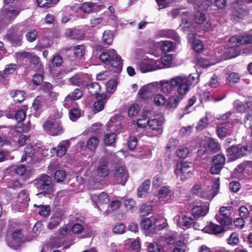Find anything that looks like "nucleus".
<instances>
[{
  "label": "nucleus",
  "mask_w": 252,
  "mask_h": 252,
  "mask_svg": "<svg viewBox=\"0 0 252 252\" xmlns=\"http://www.w3.org/2000/svg\"><path fill=\"white\" fill-rule=\"evenodd\" d=\"M188 1L193 4L196 10L193 17L194 23L198 25L200 31L209 32L211 29L212 24L209 21L207 20L206 15L198 9L201 11H205L211 5L212 2L209 0H188Z\"/></svg>",
  "instance_id": "obj_1"
},
{
  "label": "nucleus",
  "mask_w": 252,
  "mask_h": 252,
  "mask_svg": "<svg viewBox=\"0 0 252 252\" xmlns=\"http://www.w3.org/2000/svg\"><path fill=\"white\" fill-rule=\"evenodd\" d=\"M185 78L182 76H176L168 80H163L158 82L160 91L164 94L168 95L175 90L177 92L180 87L184 86L185 89L188 88L186 85L183 83Z\"/></svg>",
  "instance_id": "obj_2"
},
{
  "label": "nucleus",
  "mask_w": 252,
  "mask_h": 252,
  "mask_svg": "<svg viewBox=\"0 0 252 252\" xmlns=\"http://www.w3.org/2000/svg\"><path fill=\"white\" fill-rule=\"evenodd\" d=\"M34 184L38 189L41 190L40 192L36 194L39 197H41L42 195L51 194L54 191L52 179L48 175H42L34 181Z\"/></svg>",
  "instance_id": "obj_3"
},
{
  "label": "nucleus",
  "mask_w": 252,
  "mask_h": 252,
  "mask_svg": "<svg viewBox=\"0 0 252 252\" xmlns=\"http://www.w3.org/2000/svg\"><path fill=\"white\" fill-rule=\"evenodd\" d=\"M99 59L104 63H110L113 67L118 70L122 68L121 59L114 49L109 50L108 52H102L99 56Z\"/></svg>",
  "instance_id": "obj_4"
},
{
  "label": "nucleus",
  "mask_w": 252,
  "mask_h": 252,
  "mask_svg": "<svg viewBox=\"0 0 252 252\" xmlns=\"http://www.w3.org/2000/svg\"><path fill=\"white\" fill-rule=\"evenodd\" d=\"M192 163L189 162H181L176 164L175 173L182 180H186L192 174Z\"/></svg>",
  "instance_id": "obj_5"
},
{
  "label": "nucleus",
  "mask_w": 252,
  "mask_h": 252,
  "mask_svg": "<svg viewBox=\"0 0 252 252\" xmlns=\"http://www.w3.org/2000/svg\"><path fill=\"white\" fill-rule=\"evenodd\" d=\"M220 178H214L211 187H206L202 189L199 196L203 198L211 200L218 193L220 188Z\"/></svg>",
  "instance_id": "obj_6"
},
{
  "label": "nucleus",
  "mask_w": 252,
  "mask_h": 252,
  "mask_svg": "<svg viewBox=\"0 0 252 252\" xmlns=\"http://www.w3.org/2000/svg\"><path fill=\"white\" fill-rule=\"evenodd\" d=\"M141 226L145 230V232L153 234L166 227L167 223L163 222L162 224H157L155 222H153L151 219L145 218L142 221Z\"/></svg>",
  "instance_id": "obj_7"
},
{
  "label": "nucleus",
  "mask_w": 252,
  "mask_h": 252,
  "mask_svg": "<svg viewBox=\"0 0 252 252\" xmlns=\"http://www.w3.org/2000/svg\"><path fill=\"white\" fill-rule=\"evenodd\" d=\"M236 125H241V122L237 119L233 120L231 123L229 122L219 125L217 130L218 136L222 139L227 135H229Z\"/></svg>",
  "instance_id": "obj_8"
},
{
  "label": "nucleus",
  "mask_w": 252,
  "mask_h": 252,
  "mask_svg": "<svg viewBox=\"0 0 252 252\" xmlns=\"http://www.w3.org/2000/svg\"><path fill=\"white\" fill-rule=\"evenodd\" d=\"M187 93L188 88L185 89L184 86L180 87L176 94L168 98L167 102V107L170 108H175Z\"/></svg>",
  "instance_id": "obj_9"
},
{
  "label": "nucleus",
  "mask_w": 252,
  "mask_h": 252,
  "mask_svg": "<svg viewBox=\"0 0 252 252\" xmlns=\"http://www.w3.org/2000/svg\"><path fill=\"white\" fill-rule=\"evenodd\" d=\"M158 87V82L150 83L147 86H143L139 91V95L143 99L151 98L153 94L157 92Z\"/></svg>",
  "instance_id": "obj_10"
},
{
  "label": "nucleus",
  "mask_w": 252,
  "mask_h": 252,
  "mask_svg": "<svg viewBox=\"0 0 252 252\" xmlns=\"http://www.w3.org/2000/svg\"><path fill=\"white\" fill-rule=\"evenodd\" d=\"M242 40L238 36H233L228 40V52L231 54V57H235L240 55V46L242 45Z\"/></svg>",
  "instance_id": "obj_11"
},
{
  "label": "nucleus",
  "mask_w": 252,
  "mask_h": 252,
  "mask_svg": "<svg viewBox=\"0 0 252 252\" xmlns=\"http://www.w3.org/2000/svg\"><path fill=\"white\" fill-rule=\"evenodd\" d=\"M43 128L47 133L52 136H57L63 132L62 126L57 122L48 121L44 124Z\"/></svg>",
  "instance_id": "obj_12"
},
{
  "label": "nucleus",
  "mask_w": 252,
  "mask_h": 252,
  "mask_svg": "<svg viewBox=\"0 0 252 252\" xmlns=\"http://www.w3.org/2000/svg\"><path fill=\"white\" fill-rule=\"evenodd\" d=\"M114 177L115 182L122 185H125L128 178L127 170L125 166H117L114 170Z\"/></svg>",
  "instance_id": "obj_13"
},
{
  "label": "nucleus",
  "mask_w": 252,
  "mask_h": 252,
  "mask_svg": "<svg viewBox=\"0 0 252 252\" xmlns=\"http://www.w3.org/2000/svg\"><path fill=\"white\" fill-rule=\"evenodd\" d=\"M21 9L18 7L4 8L1 11L0 19L7 23H10L19 15Z\"/></svg>",
  "instance_id": "obj_14"
},
{
  "label": "nucleus",
  "mask_w": 252,
  "mask_h": 252,
  "mask_svg": "<svg viewBox=\"0 0 252 252\" xmlns=\"http://www.w3.org/2000/svg\"><path fill=\"white\" fill-rule=\"evenodd\" d=\"M139 68L143 73H146L158 69L156 60L144 58L139 63Z\"/></svg>",
  "instance_id": "obj_15"
},
{
  "label": "nucleus",
  "mask_w": 252,
  "mask_h": 252,
  "mask_svg": "<svg viewBox=\"0 0 252 252\" xmlns=\"http://www.w3.org/2000/svg\"><path fill=\"white\" fill-rule=\"evenodd\" d=\"M209 206L208 202H202L200 205L194 206L191 209L192 216L197 218L205 216L209 212Z\"/></svg>",
  "instance_id": "obj_16"
},
{
  "label": "nucleus",
  "mask_w": 252,
  "mask_h": 252,
  "mask_svg": "<svg viewBox=\"0 0 252 252\" xmlns=\"http://www.w3.org/2000/svg\"><path fill=\"white\" fill-rule=\"evenodd\" d=\"M174 221L178 226L183 227H189L193 223V220L190 217L184 215L183 213H180L174 218Z\"/></svg>",
  "instance_id": "obj_17"
},
{
  "label": "nucleus",
  "mask_w": 252,
  "mask_h": 252,
  "mask_svg": "<svg viewBox=\"0 0 252 252\" xmlns=\"http://www.w3.org/2000/svg\"><path fill=\"white\" fill-rule=\"evenodd\" d=\"M83 95L82 91L79 89H75L74 91L67 95L64 100V106L69 108L75 102L74 100L80 98Z\"/></svg>",
  "instance_id": "obj_18"
},
{
  "label": "nucleus",
  "mask_w": 252,
  "mask_h": 252,
  "mask_svg": "<svg viewBox=\"0 0 252 252\" xmlns=\"http://www.w3.org/2000/svg\"><path fill=\"white\" fill-rule=\"evenodd\" d=\"M22 234L20 230H15L12 233L10 240H6L8 246L11 248L17 250L20 245Z\"/></svg>",
  "instance_id": "obj_19"
},
{
  "label": "nucleus",
  "mask_w": 252,
  "mask_h": 252,
  "mask_svg": "<svg viewBox=\"0 0 252 252\" xmlns=\"http://www.w3.org/2000/svg\"><path fill=\"white\" fill-rule=\"evenodd\" d=\"M91 199L94 204H95L99 209H100L99 206L107 204L110 201L108 194L104 192H102L99 195L92 194Z\"/></svg>",
  "instance_id": "obj_20"
},
{
  "label": "nucleus",
  "mask_w": 252,
  "mask_h": 252,
  "mask_svg": "<svg viewBox=\"0 0 252 252\" xmlns=\"http://www.w3.org/2000/svg\"><path fill=\"white\" fill-rule=\"evenodd\" d=\"M163 122L161 119H153L148 120L147 126L154 131L155 132V135H158L162 133L163 131L162 128Z\"/></svg>",
  "instance_id": "obj_21"
},
{
  "label": "nucleus",
  "mask_w": 252,
  "mask_h": 252,
  "mask_svg": "<svg viewBox=\"0 0 252 252\" xmlns=\"http://www.w3.org/2000/svg\"><path fill=\"white\" fill-rule=\"evenodd\" d=\"M71 143L69 140H64L60 143L57 148H53L51 149V153L53 151L56 153L57 156L61 158L63 156L67 151V149L70 146Z\"/></svg>",
  "instance_id": "obj_22"
},
{
  "label": "nucleus",
  "mask_w": 252,
  "mask_h": 252,
  "mask_svg": "<svg viewBox=\"0 0 252 252\" xmlns=\"http://www.w3.org/2000/svg\"><path fill=\"white\" fill-rule=\"evenodd\" d=\"M94 180L96 182H100L108 175L107 165L105 163L100 164L94 173Z\"/></svg>",
  "instance_id": "obj_23"
},
{
  "label": "nucleus",
  "mask_w": 252,
  "mask_h": 252,
  "mask_svg": "<svg viewBox=\"0 0 252 252\" xmlns=\"http://www.w3.org/2000/svg\"><path fill=\"white\" fill-rule=\"evenodd\" d=\"M171 190L169 186H163L160 188L158 192L157 196L161 202H167L171 198Z\"/></svg>",
  "instance_id": "obj_24"
},
{
  "label": "nucleus",
  "mask_w": 252,
  "mask_h": 252,
  "mask_svg": "<svg viewBox=\"0 0 252 252\" xmlns=\"http://www.w3.org/2000/svg\"><path fill=\"white\" fill-rule=\"evenodd\" d=\"M110 95L107 93H102L97 96V100L94 103V108L96 112L102 111Z\"/></svg>",
  "instance_id": "obj_25"
},
{
  "label": "nucleus",
  "mask_w": 252,
  "mask_h": 252,
  "mask_svg": "<svg viewBox=\"0 0 252 252\" xmlns=\"http://www.w3.org/2000/svg\"><path fill=\"white\" fill-rule=\"evenodd\" d=\"M202 231L205 233L218 235L222 233L224 229L222 226L213 222H210L208 225L203 228Z\"/></svg>",
  "instance_id": "obj_26"
},
{
  "label": "nucleus",
  "mask_w": 252,
  "mask_h": 252,
  "mask_svg": "<svg viewBox=\"0 0 252 252\" xmlns=\"http://www.w3.org/2000/svg\"><path fill=\"white\" fill-rule=\"evenodd\" d=\"M182 76L185 78V80L183 81V83L187 86L188 92L189 91L190 85L195 86L198 82L199 75L197 73H191L189 76H186L185 75Z\"/></svg>",
  "instance_id": "obj_27"
},
{
  "label": "nucleus",
  "mask_w": 252,
  "mask_h": 252,
  "mask_svg": "<svg viewBox=\"0 0 252 252\" xmlns=\"http://www.w3.org/2000/svg\"><path fill=\"white\" fill-rule=\"evenodd\" d=\"M158 69L167 68L170 66L172 57L171 55H166L159 59L156 60Z\"/></svg>",
  "instance_id": "obj_28"
},
{
  "label": "nucleus",
  "mask_w": 252,
  "mask_h": 252,
  "mask_svg": "<svg viewBox=\"0 0 252 252\" xmlns=\"http://www.w3.org/2000/svg\"><path fill=\"white\" fill-rule=\"evenodd\" d=\"M151 186L150 180H145L138 189L137 195L140 198L145 197L148 193Z\"/></svg>",
  "instance_id": "obj_29"
},
{
  "label": "nucleus",
  "mask_w": 252,
  "mask_h": 252,
  "mask_svg": "<svg viewBox=\"0 0 252 252\" xmlns=\"http://www.w3.org/2000/svg\"><path fill=\"white\" fill-rule=\"evenodd\" d=\"M68 81L71 85L78 87L86 86V81L83 76L79 74H76L72 77L68 79Z\"/></svg>",
  "instance_id": "obj_30"
},
{
  "label": "nucleus",
  "mask_w": 252,
  "mask_h": 252,
  "mask_svg": "<svg viewBox=\"0 0 252 252\" xmlns=\"http://www.w3.org/2000/svg\"><path fill=\"white\" fill-rule=\"evenodd\" d=\"M107 126L110 128V130L119 132L121 130V127L119 121V117L117 116L111 117L108 122Z\"/></svg>",
  "instance_id": "obj_31"
},
{
  "label": "nucleus",
  "mask_w": 252,
  "mask_h": 252,
  "mask_svg": "<svg viewBox=\"0 0 252 252\" xmlns=\"http://www.w3.org/2000/svg\"><path fill=\"white\" fill-rule=\"evenodd\" d=\"M159 46L162 52L168 53L173 51L175 49V45L171 41L165 40L159 42Z\"/></svg>",
  "instance_id": "obj_32"
},
{
  "label": "nucleus",
  "mask_w": 252,
  "mask_h": 252,
  "mask_svg": "<svg viewBox=\"0 0 252 252\" xmlns=\"http://www.w3.org/2000/svg\"><path fill=\"white\" fill-rule=\"evenodd\" d=\"M78 8H80L84 12L89 13L93 11V3L90 2H86L83 3L79 7L77 5H75L70 7V9H72V11H77Z\"/></svg>",
  "instance_id": "obj_33"
},
{
  "label": "nucleus",
  "mask_w": 252,
  "mask_h": 252,
  "mask_svg": "<svg viewBox=\"0 0 252 252\" xmlns=\"http://www.w3.org/2000/svg\"><path fill=\"white\" fill-rule=\"evenodd\" d=\"M25 93L20 90L12 91L10 95L13 98L14 101L20 103L25 99Z\"/></svg>",
  "instance_id": "obj_34"
},
{
  "label": "nucleus",
  "mask_w": 252,
  "mask_h": 252,
  "mask_svg": "<svg viewBox=\"0 0 252 252\" xmlns=\"http://www.w3.org/2000/svg\"><path fill=\"white\" fill-rule=\"evenodd\" d=\"M86 86H87L89 93L92 95L98 94L100 92L101 87L96 82L91 83L89 84H86Z\"/></svg>",
  "instance_id": "obj_35"
},
{
  "label": "nucleus",
  "mask_w": 252,
  "mask_h": 252,
  "mask_svg": "<svg viewBox=\"0 0 252 252\" xmlns=\"http://www.w3.org/2000/svg\"><path fill=\"white\" fill-rule=\"evenodd\" d=\"M33 206L38 208L37 210L38 213L42 217H47L50 214V208L48 205H38L35 204L33 205Z\"/></svg>",
  "instance_id": "obj_36"
},
{
  "label": "nucleus",
  "mask_w": 252,
  "mask_h": 252,
  "mask_svg": "<svg viewBox=\"0 0 252 252\" xmlns=\"http://www.w3.org/2000/svg\"><path fill=\"white\" fill-rule=\"evenodd\" d=\"M124 205L127 211L133 212L136 210V202L131 198H126L124 201Z\"/></svg>",
  "instance_id": "obj_37"
},
{
  "label": "nucleus",
  "mask_w": 252,
  "mask_h": 252,
  "mask_svg": "<svg viewBox=\"0 0 252 252\" xmlns=\"http://www.w3.org/2000/svg\"><path fill=\"white\" fill-rule=\"evenodd\" d=\"M216 219L218 222L224 226H228L232 222V219L229 216L217 215L216 216Z\"/></svg>",
  "instance_id": "obj_38"
},
{
  "label": "nucleus",
  "mask_w": 252,
  "mask_h": 252,
  "mask_svg": "<svg viewBox=\"0 0 252 252\" xmlns=\"http://www.w3.org/2000/svg\"><path fill=\"white\" fill-rule=\"evenodd\" d=\"M25 155H23L21 158V161L24 162L27 159V157H32L35 153V150L32 145H28L25 148Z\"/></svg>",
  "instance_id": "obj_39"
},
{
  "label": "nucleus",
  "mask_w": 252,
  "mask_h": 252,
  "mask_svg": "<svg viewBox=\"0 0 252 252\" xmlns=\"http://www.w3.org/2000/svg\"><path fill=\"white\" fill-rule=\"evenodd\" d=\"M29 196L27 191L25 190L21 191L18 195V202L27 206L28 202L30 201Z\"/></svg>",
  "instance_id": "obj_40"
},
{
  "label": "nucleus",
  "mask_w": 252,
  "mask_h": 252,
  "mask_svg": "<svg viewBox=\"0 0 252 252\" xmlns=\"http://www.w3.org/2000/svg\"><path fill=\"white\" fill-rule=\"evenodd\" d=\"M28 107L26 106H23L21 109L18 110L15 113V119L19 122H21L25 120L26 117V111Z\"/></svg>",
  "instance_id": "obj_41"
},
{
  "label": "nucleus",
  "mask_w": 252,
  "mask_h": 252,
  "mask_svg": "<svg viewBox=\"0 0 252 252\" xmlns=\"http://www.w3.org/2000/svg\"><path fill=\"white\" fill-rule=\"evenodd\" d=\"M113 39V33L110 31H105L104 32L102 39L106 44L110 45L112 44Z\"/></svg>",
  "instance_id": "obj_42"
},
{
  "label": "nucleus",
  "mask_w": 252,
  "mask_h": 252,
  "mask_svg": "<svg viewBox=\"0 0 252 252\" xmlns=\"http://www.w3.org/2000/svg\"><path fill=\"white\" fill-rule=\"evenodd\" d=\"M244 124L245 126L251 130V133L252 136V110L247 112L244 119Z\"/></svg>",
  "instance_id": "obj_43"
},
{
  "label": "nucleus",
  "mask_w": 252,
  "mask_h": 252,
  "mask_svg": "<svg viewBox=\"0 0 252 252\" xmlns=\"http://www.w3.org/2000/svg\"><path fill=\"white\" fill-rule=\"evenodd\" d=\"M117 86V82L115 80H110L107 84L106 90L108 95L110 96L111 94H113L116 89Z\"/></svg>",
  "instance_id": "obj_44"
},
{
  "label": "nucleus",
  "mask_w": 252,
  "mask_h": 252,
  "mask_svg": "<svg viewBox=\"0 0 252 252\" xmlns=\"http://www.w3.org/2000/svg\"><path fill=\"white\" fill-rule=\"evenodd\" d=\"M99 141L97 137H92L90 138L88 141H87V147L91 150H93L96 148L97 147L98 144H99Z\"/></svg>",
  "instance_id": "obj_45"
},
{
  "label": "nucleus",
  "mask_w": 252,
  "mask_h": 252,
  "mask_svg": "<svg viewBox=\"0 0 252 252\" xmlns=\"http://www.w3.org/2000/svg\"><path fill=\"white\" fill-rule=\"evenodd\" d=\"M43 99L40 97H37L32 103V107L33 109L37 112H40L42 108V103Z\"/></svg>",
  "instance_id": "obj_46"
},
{
  "label": "nucleus",
  "mask_w": 252,
  "mask_h": 252,
  "mask_svg": "<svg viewBox=\"0 0 252 252\" xmlns=\"http://www.w3.org/2000/svg\"><path fill=\"white\" fill-rule=\"evenodd\" d=\"M225 158L223 155L218 154L215 156L213 159V163L214 164H217L218 166H220L223 167Z\"/></svg>",
  "instance_id": "obj_47"
},
{
  "label": "nucleus",
  "mask_w": 252,
  "mask_h": 252,
  "mask_svg": "<svg viewBox=\"0 0 252 252\" xmlns=\"http://www.w3.org/2000/svg\"><path fill=\"white\" fill-rule=\"evenodd\" d=\"M198 93L200 101L202 103L208 101L211 95L210 93L207 90H200Z\"/></svg>",
  "instance_id": "obj_48"
},
{
  "label": "nucleus",
  "mask_w": 252,
  "mask_h": 252,
  "mask_svg": "<svg viewBox=\"0 0 252 252\" xmlns=\"http://www.w3.org/2000/svg\"><path fill=\"white\" fill-rule=\"evenodd\" d=\"M147 116L145 114H142L137 119L136 124L138 127H145L147 126L148 120L147 121Z\"/></svg>",
  "instance_id": "obj_49"
},
{
  "label": "nucleus",
  "mask_w": 252,
  "mask_h": 252,
  "mask_svg": "<svg viewBox=\"0 0 252 252\" xmlns=\"http://www.w3.org/2000/svg\"><path fill=\"white\" fill-rule=\"evenodd\" d=\"M208 119L205 117L201 119L196 126V128L197 130L201 131L207 127L208 124Z\"/></svg>",
  "instance_id": "obj_50"
},
{
  "label": "nucleus",
  "mask_w": 252,
  "mask_h": 252,
  "mask_svg": "<svg viewBox=\"0 0 252 252\" xmlns=\"http://www.w3.org/2000/svg\"><path fill=\"white\" fill-rule=\"evenodd\" d=\"M116 135L115 133L106 134L104 138V141L106 145H111L114 143Z\"/></svg>",
  "instance_id": "obj_51"
},
{
  "label": "nucleus",
  "mask_w": 252,
  "mask_h": 252,
  "mask_svg": "<svg viewBox=\"0 0 252 252\" xmlns=\"http://www.w3.org/2000/svg\"><path fill=\"white\" fill-rule=\"evenodd\" d=\"M208 149L210 151H217L220 149V145L217 141L210 139L207 143Z\"/></svg>",
  "instance_id": "obj_52"
},
{
  "label": "nucleus",
  "mask_w": 252,
  "mask_h": 252,
  "mask_svg": "<svg viewBox=\"0 0 252 252\" xmlns=\"http://www.w3.org/2000/svg\"><path fill=\"white\" fill-rule=\"evenodd\" d=\"M70 119L73 121H76L80 116V111L77 108H71L69 112Z\"/></svg>",
  "instance_id": "obj_53"
},
{
  "label": "nucleus",
  "mask_w": 252,
  "mask_h": 252,
  "mask_svg": "<svg viewBox=\"0 0 252 252\" xmlns=\"http://www.w3.org/2000/svg\"><path fill=\"white\" fill-rule=\"evenodd\" d=\"M186 249V244L182 241H177L172 252H185Z\"/></svg>",
  "instance_id": "obj_54"
},
{
  "label": "nucleus",
  "mask_w": 252,
  "mask_h": 252,
  "mask_svg": "<svg viewBox=\"0 0 252 252\" xmlns=\"http://www.w3.org/2000/svg\"><path fill=\"white\" fill-rule=\"evenodd\" d=\"M240 77L237 73H231L227 78V81L229 84H234L240 80Z\"/></svg>",
  "instance_id": "obj_55"
},
{
  "label": "nucleus",
  "mask_w": 252,
  "mask_h": 252,
  "mask_svg": "<svg viewBox=\"0 0 252 252\" xmlns=\"http://www.w3.org/2000/svg\"><path fill=\"white\" fill-rule=\"evenodd\" d=\"M163 177L161 174H158L156 175L153 180V185L155 188H158L163 182Z\"/></svg>",
  "instance_id": "obj_56"
},
{
  "label": "nucleus",
  "mask_w": 252,
  "mask_h": 252,
  "mask_svg": "<svg viewBox=\"0 0 252 252\" xmlns=\"http://www.w3.org/2000/svg\"><path fill=\"white\" fill-rule=\"evenodd\" d=\"M152 211V207L146 204H142L140 208V212L142 215H148Z\"/></svg>",
  "instance_id": "obj_57"
},
{
  "label": "nucleus",
  "mask_w": 252,
  "mask_h": 252,
  "mask_svg": "<svg viewBox=\"0 0 252 252\" xmlns=\"http://www.w3.org/2000/svg\"><path fill=\"white\" fill-rule=\"evenodd\" d=\"M125 225L124 223H119L114 225L113 228V232L116 234H123L125 232Z\"/></svg>",
  "instance_id": "obj_58"
},
{
  "label": "nucleus",
  "mask_w": 252,
  "mask_h": 252,
  "mask_svg": "<svg viewBox=\"0 0 252 252\" xmlns=\"http://www.w3.org/2000/svg\"><path fill=\"white\" fill-rule=\"evenodd\" d=\"M139 111V106L137 104H134L129 108L128 111V115L130 117H135L137 115Z\"/></svg>",
  "instance_id": "obj_59"
},
{
  "label": "nucleus",
  "mask_w": 252,
  "mask_h": 252,
  "mask_svg": "<svg viewBox=\"0 0 252 252\" xmlns=\"http://www.w3.org/2000/svg\"><path fill=\"white\" fill-rule=\"evenodd\" d=\"M237 149V157L238 158L247 155L248 153L250 152L248 147L245 146H241L238 145L236 146Z\"/></svg>",
  "instance_id": "obj_60"
},
{
  "label": "nucleus",
  "mask_w": 252,
  "mask_h": 252,
  "mask_svg": "<svg viewBox=\"0 0 252 252\" xmlns=\"http://www.w3.org/2000/svg\"><path fill=\"white\" fill-rule=\"evenodd\" d=\"M65 172L63 170H57L55 173L54 178L57 182H61L63 181L65 178Z\"/></svg>",
  "instance_id": "obj_61"
},
{
  "label": "nucleus",
  "mask_w": 252,
  "mask_h": 252,
  "mask_svg": "<svg viewBox=\"0 0 252 252\" xmlns=\"http://www.w3.org/2000/svg\"><path fill=\"white\" fill-rule=\"evenodd\" d=\"M189 153V149L186 147H180L177 151V156L180 158H185Z\"/></svg>",
  "instance_id": "obj_62"
},
{
  "label": "nucleus",
  "mask_w": 252,
  "mask_h": 252,
  "mask_svg": "<svg viewBox=\"0 0 252 252\" xmlns=\"http://www.w3.org/2000/svg\"><path fill=\"white\" fill-rule=\"evenodd\" d=\"M37 32L33 30L27 33L26 34V37L28 41L32 42L37 38Z\"/></svg>",
  "instance_id": "obj_63"
},
{
  "label": "nucleus",
  "mask_w": 252,
  "mask_h": 252,
  "mask_svg": "<svg viewBox=\"0 0 252 252\" xmlns=\"http://www.w3.org/2000/svg\"><path fill=\"white\" fill-rule=\"evenodd\" d=\"M154 101L156 105L161 106L165 103L166 99L162 94H158L155 96Z\"/></svg>",
  "instance_id": "obj_64"
}]
</instances>
